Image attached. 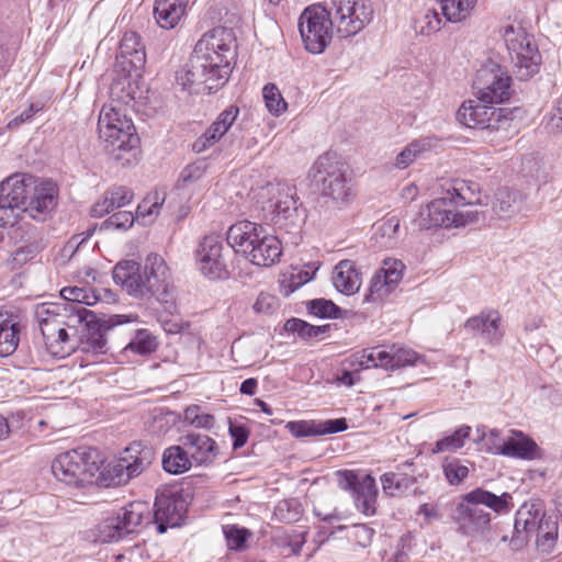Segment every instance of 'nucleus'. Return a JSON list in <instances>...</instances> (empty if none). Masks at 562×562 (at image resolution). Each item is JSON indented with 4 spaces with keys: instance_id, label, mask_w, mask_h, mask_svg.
Returning a JSON list of instances; mask_svg holds the SVG:
<instances>
[{
    "instance_id": "40",
    "label": "nucleus",
    "mask_w": 562,
    "mask_h": 562,
    "mask_svg": "<svg viewBox=\"0 0 562 562\" xmlns=\"http://www.w3.org/2000/svg\"><path fill=\"white\" fill-rule=\"evenodd\" d=\"M448 22L458 23L465 20L474 9L477 0H437Z\"/></svg>"
},
{
    "instance_id": "31",
    "label": "nucleus",
    "mask_w": 562,
    "mask_h": 562,
    "mask_svg": "<svg viewBox=\"0 0 562 562\" xmlns=\"http://www.w3.org/2000/svg\"><path fill=\"white\" fill-rule=\"evenodd\" d=\"M189 0H156L154 16L161 29H173L186 13Z\"/></svg>"
},
{
    "instance_id": "19",
    "label": "nucleus",
    "mask_w": 562,
    "mask_h": 562,
    "mask_svg": "<svg viewBox=\"0 0 562 562\" xmlns=\"http://www.w3.org/2000/svg\"><path fill=\"white\" fill-rule=\"evenodd\" d=\"M145 50L134 52V54L131 55L117 54L116 66L125 74V78L117 79L111 85L110 94L113 101H116L121 104H128L132 100L135 99L130 85L128 89L125 90V82L127 78L133 76L139 77L142 70L145 67Z\"/></svg>"
},
{
    "instance_id": "52",
    "label": "nucleus",
    "mask_w": 562,
    "mask_h": 562,
    "mask_svg": "<svg viewBox=\"0 0 562 562\" xmlns=\"http://www.w3.org/2000/svg\"><path fill=\"white\" fill-rule=\"evenodd\" d=\"M328 326H314L300 318L288 319L284 324L286 331L296 333L302 338L318 337Z\"/></svg>"
},
{
    "instance_id": "46",
    "label": "nucleus",
    "mask_w": 562,
    "mask_h": 562,
    "mask_svg": "<svg viewBox=\"0 0 562 562\" xmlns=\"http://www.w3.org/2000/svg\"><path fill=\"white\" fill-rule=\"evenodd\" d=\"M60 295L63 303H77L82 306L93 305L98 301L93 291L79 286H66L61 289Z\"/></svg>"
},
{
    "instance_id": "36",
    "label": "nucleus",
    "mask_w": 562,
    "mask_h": 562,
    "mask_svg": "<svg viewBox=\"0 0 562 562\" xmlns=\"http://www.w3.org/2000/svg\"><path fill=\"white\" fill-rule=\"evenodd\" d=\"M192 464V460L183 445L171 446L164 451L162 468L170 474L184 473Z\"/></svg>"
},
{
    "instance_id": "12",
    "label": "nucleus",
    "mask_w": 562,
    "mask_h": 562,
    "mask_svg": "<svg viewBox=\"0 0 562 562\" xmlns=\"http://www.w3.org/2000/svg\"><path fill=\"white\" fill-rule=\"evenodd\" d=\"M336 477L339 488L351 494L361 513L368 516L374 515L378 486L371 474L356 470H339L336 472Z\"/></svg>"
},
{
    "instance_id": "13",
    "label": "nucleus",
    "mask_w": 562,
    "mask_h": 562,
    "mask_svg": "<svg viewBox=\"0 0 562 562\" xmlns=\"http://www.w3.org/2000/svg\"><path fill=\"white\" fill-rule=\"evenodd\" d=\"M29 173H14L0 183V226H13L26 202Z\"/></svg>"
},
{
    "instance_id": "11",
    "label": "nucleus",
    "mask_w": 562,
    "mask_h": 562,
    "mask_svg": "<svg viewBox=\"0 0 562 562\" xmlns=\"http://www.w3.org/2000/svg\"><path fill=\"white\" fill-rule=\"evenodd\" d=\"M512 78L496 63L490 60L477 71L473 81L476 99L484 104L503 103L510 97Z\"/></svg>"
},
{
    "instance_id": "53",
    "label": "nucleus",
    "mask_w": 562,
    "mask_h": 562,
    "mask_svg": "<svg viewBox=\"0 0 562 562\" xmlns=\"http://www.w3.org/2000/svg\"><path fill=\"white\" fill-rule=\"evenodd\" d=\"M184 420L196 428L211 429L215 424L213 415L204 412L200 406L192 405L184 411Z\"/></svg>"
},
{
    "instance_id": "3",
    "label": "nucleus",
    "mask_w": 562,
    "mask_h": 562,
    "mask_svg": "<svg viewBox=\"0 0 562 562\" xmlns=\"http://www.w3.org/2000/svg\"><path fill=\"white\" fill-rule=\"evenodd\" d=\"M350 0H329L326 4L306 7L299 18V31L305 48L312 54H321L330 44L333 30L340 37L358 34L369 23L370 11L363 8L357 14Z\"/></svg>"
},
{
    "instance_id": "20",
    "label": "nucleus",
    "mask_w": 562,
    "mask_h": 562,
    "mask_svg": "<svg viewBox=\"0 0 562 562\" xmlns=\"http://www.w3.org/2000/svg\"><path fill=\"white\" fill-rule=\"evenodd\" d=\"M154 507V521L159 533H165L169 527L180 526L187 510L182 497L170 493L157 495Z\"/></svg>"
},
{
    "instance_id": "62",
    "label": "nucleus",
    "mask_w": 562,
    "mask_h": 562,
    "mask_svg": "<svg viewBox=\"0 0 562 562\" xmlns=\"http://www.w3.org/2000/svg\"><path fill=\"white\" fill-rule=\"evenodd\" d=\"M279 306V300L277 296L269 293H260L254 304V310L257 313L270 314L274 312Z\"/></svg>"
},
{
    "instance_id": "44",
    "label": "nucleus",
    "mask_w": 562,
    "mask_h": 562,
    "mask_svg": "<svg viewBox=\"0 0 562 562\" xmlns=\"http://www.w3.org/2000/svg\"><path fill=\"white\" fill-rule=\"evenodd\" d=\"M157 348V339L148 329H138L135 336L126 345L125 350L138 355H148Z\"/></svg>"
},
{
    "instance_id": "28",
    "label": "nucleus",
    "mask_w": 562,
    "mask_h": 562,
    "mask_svg": "<svg viewBox=\"0 0 562 562\" xmlns=\"http://www.w3.org/2000/svg\"><path fill=\"white\" fill-rule=\"evenodd\" d=\"M134 193L124 186H114L108 189L102 198L93 204L90 214L93 217H103L114 209L123 207L132 202Z\"/></svg>"
},
{
    "instance_id": "26",
    "label": "nucleus",
    "mask_w": 562,
    "mask_h": 562,
    "mask_svg": "<svg viewBox=\"0 0 562 562\" xmlns=\"http://www.w3.org/2000/svg\"><path fill=\"white\" fill-rule=\"evenodd\" d=\"M526 195L517 190L501 188L496 191L492 210L501 220H509L518 215L525 207Z\"/></svg>"
},
{
    "instance_id": "35",
    "label": "nucleus",
    "mask_w": 562,
    "mask_h": 562,
    "mask_svg": "<svg viewBox=\"0 0 562 562\" xmlns=\"http://www.w3.org/2000/svg\"><path fill=\"white\" fill-rule=\"evenodd\" d=\"M148 295L156 299L165 314L170 316L179 314L178 289L173 280L149 288Z\"/></svg>"
},
{
    "instance_id": "38",
    "label": "nucleus",
    "mask_w": 562,
    "mask_h": 562,
    "mask_svg": "<svg viewBox=\"0 0 562 562\" xmlns=\"http://www.w3.org/2000/svg\"><path fill=\"white\" fill-rule=\"evenodd\" d=\"M239 114L236 105H229L220 113L215 122L204 132L200 140H218L232 127Z\"/></svg>"
},
{
    "instance_id": "22",
    "label": "nucleus",
    "mask_w": 562,
    "mask_h": 562,
    "mask_svg": "<svg viewBox=\"0 0 562 562\" xmlns=\"http://www.w3.org/2000/svg\"><path fill=\"white\" fill-rule=\"evenodd\" d=\"M144 278V269L134 260L120 261L113 269L114 282L135 297L143 299L148 295L149 286Z\"/></svg>"
},
{
    "instance_id": "51",
    "label": "nucleus",
    "mask_w": 562,
    "mask_h": 562,
    "mask_svg": "<svg viewBox=\"0 0 562 562\" xmlns=\"http://www.w3.org/2000/svg\"><path fill=\"white\" fill-rule=\"evenodd\" d=\"M307 310L311 315L319 318H338L341 310L333 301L315 299L308 302Z\"/></svg>"
},
{
    "instance_id": "54",
    "label": "nucleus",
    "mask_w": 562,
    "mask_h": 562,
    "mask_svg": "<svg viewBox=\"0 0 562 562\" xmlns=\"http://www.w3.org/2000/svg\"><path fill=\"white\" fill-rule=\"evenodd\" d=\"M274 516L284 522L297 521L301 516V505L296 499H283L274 508Z\"/></svg>"
},
{
    "instance_id": "41",
    "label": "nucleus",
    "mask_w": 562,
    "mask_h": 562,
    "mask_svg": "<svg viewBox=\"0 0 562 562\" xmlns=\"http://www.w3.org/2000/svg\"><path fill=\"white\" fill-rule=\"evenodd\" d=\"M470 434L471 427L462 425L453 434L437 440L430 451L431 453L454 452L464 447Z\"/></svg>"
},
{
    "instance_id": "16",
    "label": "nucleus",
    "mask_w": 562,
    "mask_h": 562,
    "mask_svg": "<svg viewBox=\"0 0 562 562\" xmlns=\"http://www.w3.org/2000/svg\"><path fill=\"white\" fill-rule=\"evenodd\" d=\"M508 110L504 108L495 109L492 104H484L479 100L464 101L457 111L459 123L469 128H498L499 123L508 117Z\"/></svg>"
},
{
    "instance_id": "5",
    "label": "nucleus",
    "mask_w": 562,
    "mask_h": 562,
    "mask_svg": "<svg viewBox=\"0 0 562 562\" xmlns=\"http://www.w3.org/2000/svg\"><path fill=\"white\" fill-rule=\"evenodd\" d=\"M226 240L235 252L259 267L274 265L282 255L278 237L269 234L262 225L250 221L233 224L227 231Z\"/></svg>"
},
{
    "instance_id": "4",
    "label": "nucleus",
    "mask_w": 562,
    "mask_h": 562,
    "mask_svg": "<svg viewBox=\"0 0 562 562\" xmlns=\"http://www.w3.org/2000/svg\"><path fill=\"white\" fill-rule=\"evenodd\" d=\"M310 178L328 207L344 210L355 200L352 172L336 153L321 155L310 170Z\"/></svg>"
},
{
    "instance_id": "2",
    "label": "nucleus",
    "mask_w": 562,
    "mask_h": 562,
    "mask_svg": "<svg viewBox=\"0 0 562 562\" xmlns=\"http://www.w3.org/2000/svg\"><path fill=\"white\" fill-rule=\"evenodd\" d=\"M236 35L232 29L216 26L196 42L189 63L176 72V82L191 91L204 85L209 91L217 90L229 79L236 58Z\"/></svg>"
},
{
    "instance_id": "34",
    "label": "nucleus",
    "mask_w": 562,
    "mask_h": 562,
    "mask_svg": "<svg viewBox=\"0 0 562 562\" xmlns=\"http://www.w3.org/2000/svg\"><path fill=\"white\" fill-rule=\"evenodd\" d=\"M143 269L146 276L144 280L149 288L173 280L166 260L158 254H149Z\"/></svg>"
},
{
    "instance_id": "58",
    "label": "nucleus",
    "mask_w": 562,
    "mask_h": 562,
    "mask_svg": "<svg viewBox=\"0 0 562 562\" xmlns=\"http://www.w3.org/2000/svg\"><path fill=\"white\" fill-rule=\"evenodd\" d=\"M227 547L231 550H240L245 547L249 532L245 528H238L236 526H225L223 528Z\"/></svg>"
},
{
    "instance_id": "27",
    "label": "nucleus",
    "mask_w": 562,
    "mask_h": 562,
    "mask_svg": "<svg viewBox=\"0 0 562 562\" xmlns=\"http://www.w3.org/2000/svg\"><path fill=\"white\" fill-rule=\"evenodd\" d=\"M192 463L198 465L213 462L216 457V442L206 435L188 434L181 438Z\"/></svg>"
},
{
    "instance_id": "7",
    "label": "nucleus",
    "mask_w": 562,
    "mask_h": 562,
    "mask_svg": "<svg viewBox=\"0 0 562 562\" xmlns=\"http://www.w3.org/2000/svg\"><path fill=\"white\" fill-rule=\"evenodd\" d=\"M249 183V194L251 199L261 204V209L267 213V217L274 224H283L286 220H292L297 213L296 189L283 182H263L252 183V177L245 181Z\"/></svg>"
},
{
    "instance_id": "50",
    "label": "nucleus",
    "mask_w": 562,
    "mask_h": 562,
    "mask_svg": "<svg viewBox=\"0 0 562 562\" xmlns=\"http://www.w3.org/2000/svg\"><path fill=\"white\" fill-rule=\"evenodd\" d=\"M386 349L382 347H372L361 350L358 353L359 366L363 369L381 368L384 369V361L386 360Z\"/></svg>"
},
{
    "instance_id": "55",
    "label": "nucleus",
    "mask_w": 562,
    "mask_h": 562,
    "mask_svg": "<svg viewBox=\"0 0 562 562\" xmlns=\"http://www.w3.org/2000/svg\"><path fill=\"white\" fill-rule=\"evenodd\" d=\"M419 32L423 35H431L440 31L442 21L436 9H427L424 15L417 20Z\"/></svg>"
},
{
    "instance_id": "63",
    "label": "nucleus",
    "mask_w": 562,
    "mask_h": 562,
    "mask_svg": "<svg viewBox=\"0 0 562 562\" xmlns=\"http://www.w3.org/2000/svg\"><path fill=\"white\" fill-rule=\"evenodd\" d=\"M144 50L139 46V37L135 32H126L121 40L119 54H134V52Z\"/></svg>"
},
{
    "instance_id": "49",
    "label": "nucleus",
    "mask_w": 562,
    "mask_h": 562,
    "mask_svg": "<svg viewBox=\"0 0 562 562\" xmlns=\"http://www.w3.org/2000/svg\"><path fill=\"white\" fill-rule=\"evenodd\" d=\"M442 471L450 485H459L469 475V468L457 458L445 459Z\"/></svg>"
},
{
    "instance_id": "29",
    "label": "nucleus",
    "mask_w": 562,
    "mask_h": 562,
    "mask_svg": "<svg viewBox=\"0 0 562 562\" xmlns=\"http://www.w3.org/2000/svg\"><path fill=\"white\" fill-rule=\"evenodd\" d=\"M331 280L335 289L345 295L357 293L361 286V274L351 260L339 261L334 268Z\"/></svg>"
},
{
    "instance_id": "1",
    "label": "nucleus",
    "mask_w": 562,
    "mask_h": 562,
    "mask_svg": "<svg viewBox=\"0 0 562 562\" xmlns=\"http://www.w3.org/2000/svg\"><path fill=\"white\" fill-rule=\"evenodd\" d=\"M34 316L47 351L57 358H64L78 348L103 355L108 351L106 331L130 322L125 315L101 321L92 311L77 303H42L36 305Z\"/></svg>"
},
{
    "instance_id": "48",
    "label": "nucleus",
    "mask_w": 562,
    "mask_h": 562,
    "mask_svg": "<svg viewBox=\"0 0 562 562\" xmlns=\"http://www.w3.org/2000/svg\"><path fill=\"white\" fill-rule=\"evenodd\" d=\"M394 290L393 285L375 272L371 278L370 285L367 294L364 295V302L378 303L383 301Z\"/></svg>"
},
{
    "instance_id": "32",
    "label": "nucleus",
    "mask_w": 562,
    "mask_h": 562,
    "mask_svg": "<svg viewBox=\"0 0 562 562\" xmlns=\"http://www.w3.org/2000/svg\"><path fill=\"white\" fill-rule=\"evenodd\" d=\"M481 187L475 181L454 179L446 190V194L451 196L456 206L481 204Z\"/></svg>"
},
{
    "instance_id": "14",
    "label": "nucleus",
    "mask_w": 562,
    "mask_h": 562,
    "mask_svg": "<svg viewBox=\"0 0 562 562\" xmlns=\"http://www.w3.org/2000/svg\"><path fill=\"white\" fill-rule=\"evenodd\" d=\"M26 179L27 193L23 213L35 221H44L57 205L58 187L53 180L32 175Z\"/></svg>"
},
{
    "instance_id": "64",
    "label": "nucleus",
    "mask_w": 562,
    "mask_h": 562,
    "mask_svg": "<svg viewBox=\"0 0 562 562\" xmlns=\"http://www.w3.org/2000/svg\"><path fill=\"white\" fill-rule=\"evenodd\" d=\"M543 128L552 137L562 136V115L553 111L543 123Z\"/></svg>"
},
{
    "instance_id": "23",
    "label": "nucleus",
    "mask_w": 562,
    "mask_h": 562,
    "mask_svg": "<svg viewBox=\"0 0 562 562\" xmlns=\"http://www.w3.org/2000/svg\"><path fill=\"white\" fill-rule=\"evenodd\" d=\"M285 428L295 438L317 437L344 431L348 428L346 418L289 422Z\"/></svg>"
},
{
    "instance_id": "39",
    "label": "nucleus",
    "mask_w": 562,
    "mask_h": 562,
    "mask_svg": "<svg viewBox=\"0 0 562 562\" xmlns=\"http://www.w3.org/2000/svg\"><path fill=\"white\" fill-rule=\"evenodd\" d=\"M385 349L387 357L384 361V370L386 371H395L414 366L418 360V355L411 348L392 345Z\"/></svg>"
},
{
    "instance_id": "21",
    "label": "nucleus",
    "mask_w": 562,
    "mask_h": 562,
    "mask_svg": "<svg viewBox=\"0 0 562 562\" xmlns=\"http://www.w3.org/2000/svg\"><path fill=\"white\" fill-rule=\"evenodd\" d=\"M165 199V192H151L142 201V203L138 204L135 216L132 212L120 211L108 217L103 222V226L108 229L113 228L125 231L133 225L135 218L145 220L148 216L157 214L164 204Z\"/></svg>"
},
{
    "instance_id": "18",
    "label": "nucleus",
    "mask_w": 562,
    "mask_h": 562,
    "mask_svg": "<svg viewBox=\"0 0 562 562\" xmlns=\"http://www.w3.org/2000/svg\"><path fill=\"white\" fill-rule=\"evenodd\" d=\"M98 131L103 140H139L133 121L113 105H103L98 121Z\"/></svg>"
},
{
    "instance_id": "17",
    "label": "nucleus",
    "mask_w": 562,
    "mask_h": 562,
    "mask_svg": "<svg viewBox=\"0 0 562 562\" xmlns=\"http://www.w3.org/2000/svg\"><path fill=\"white\" fill-rule=\"evenodd\" d=\"M224 244L220 235H206L196 249L199 270L211 280L225 279L228 276L227 263L223 254Z\"/></svg>"
},
{
    "instance_id": "59",
    "label": "nucleus",
    "mask_w": 562,
    "mask_h": 562,
    "mask_svg": "<svg viewBox=\"0 0 562 562\" xmlns=\"http://www.w3.org/2000/svg\"><path fill=\"white\" fill-rule=\"evenodd\" d=\"M425 149L424 143H409L397 156L395 166L400 169L407 168Z\"/></svg>"
},
{
    "instance_id": "10",
    "label": "nucleus",
    "mask_w": 562,
    "mask_h": 562,
    "mask_svg": "<svg viewBox=\"0 0 562 562\" xmlns=\"http://www.w3.org/2000/svg\"><path fill=\"white\" fill-rule=\"evenodd\" d=\"M87 448L72 449L58 454L52 463V473L66 485L78 487L91 483L99 470Z\"/></svg>"
},
{
    "instance_id": "60",
    "label": "nucleus",
    "mask_w": 562,
    "mask_h": 562,
    "mask_svg": "<svg viewBox=\"0 0 562 562\" xmlns=\"http://www.w3.org/2000/svg\"><path fill=\"white\" fill-rule=\"evenodd\" d=\"M158 321L162 329L167 334L176 335L186 331L190 327L189 322H184L180 317V313L175 316L165 314L164 312L159 315Z\"/></svg>"
},
{
    "instance_id": "9",
    "label": "nucleus",
    "mask_w": 562,
    "mask_h": 562,
    "mask_svg": "<svg viewBox=\"0 0 562 562\" xmlns=\"http://www.w3.org/2000/svg\"><path fill=\"white\" fill-rule=\"evenodd\" d=\"M479 220V212L472 210H460L451 201V196L445 194L435 199L422 207L415 224L420 229L431 228H458Z\"/></svg>"
},
{
    "instance_id": "15",
    "label": "nucleus",
    "mask_w": 562,
    "mask_h": 562,
    "mask_svg": "<svg viewBox=\"0 0 562 562\" xmlns=\"http://www.w3.org/2000/svg\"><path fill=\"white\" fill-rule=\"evenodd\" d=\"M153 458L154 452L150 448H142L140 443L132 445L126 448L124 457L109 464L108 474L111 482L115 485L127 483L147 469Z\"/></svg>"
},
{
    "instance_id": "45",
    "label": "nucleus",
    "mask_w": 562,
    "mask_h": 562,
    "mask_svg": "<svg viewBox=\"0 0 562 562\" xmlns=\"http://www.w3.org/2000/svg\"><path fill=\"white\" fill-rule=\"evenodd\" d=\"M262 97L268 111L279 116L288 109V103L274 83H267L262 89Z\"/></svg>"
},
{
    "instance_id": "30",
    "label": "nucleus",
    "mask_w": 562,
    "mask_h": 562,
    "mask_svg": "<svg viewBox=\"0 0 562 562\" xmlns=\"http://www.w3.org/2000/svg\"><path fill=\"white\" fill-rule=\"evenodd\" d=\"M20 331L18 315L9 311H0V357H8L16 350Z\"/></svg>"
},
{
    "instance_id": "37",
    "label": "nucleus",
    "mask_w": 562,
    "mask_h": 562,
    "mask_svg": "<svg viewBox=\"0 0 562 562\" xmlns=\"http://www.w3.org/2000/svg\"><path fill=\"white\" fill-rule=\"evenodd\" d=\"M104 150L109 158L122 167L137 164L139 146L133 143H108Z\"/></svg>"
},
{
    "instance_id": "25",
    "label": "nucleus",
    "mask_w": 562,
    "mask_h": 562,
    "mask_svg": "<svg viewBox=\"0 0 562 562\" xmlns=\"http://www.w3.org/2000/svg\"><path fill=\"white\" fill-rule=\"evenodd\" d=\"M501 322V314L495 310H491L469 318L464 326L470 330L480 331L487 342L496 345L501 342L504 336Z\"/></svg>"
},
{
    "instance_id": "57",
    "label": "nucleus",
    "mask_w": 562,
    "mask_h": 562,
    "mask_svg": "<svg viewBox=\"0 0 562 562\" xmlns=\"http://www.w3.org/2000/svg\"><path fill=\"white\" fill-rule=\"evenodd\" d=\"M403 270L404 265L402 261L387 259L384 260L383 267L376 272H379V274L383 277L389 282V284L395 288L403 278Z\"/></svg>"
},
{
    "instance_id": "61",
    "label": "nucleus",
    "mask_w": 562,
    "mask_h": 562,
    "mask_svg": "<svg viewBox=\"0 0 562 562\" xmlns=\"http://www.w3.org/2000/svg\"><path fill=\"white\" fill-rule=\"evenodd\" d=\"M374 530L364 524H356L351 527L349 538L356 541L361 548H367L371 544Z\"/></svg>"
},
{
    "instance_id": "56",
    "label": "nucleus",
    "mask_w": 562,
    "mask_h": 562,
    "mask_svg": "<svg viewBox=\"0 0 562 562\" xmlns=\"http://www.w3.org/2000/svg\"><path fill=\"white\" fill-rule=\"evenodd\" d=\"M205 171V165L202 161H196L194 164L188 165L180 172V176L177 181V188L183 189L189 187L190 184L196 182L202 178Z\"/></svg>"
},
{
    "instance_id": "47",
    "label": "nucleus",
    "mask_w": 562,
    "mask_h": 562,
    "mask_svg": "<svg viewBox=\"0 0 562 562\" xmlns=\"http://www.w3.org/2000/svg\"><path fill=\"white\" fill-rule=\"evenodd\" d=\"M38 241H31L16 248L10 256L9 265L11 269H20L29 261L33 260L41 251Z\"/></svg>"
},
{
    "instance_id": "42",
    "label": "nucleus",
    "mask_w": 562,
    "mask_h": 562,
    "mask_svg": "<svg viewBox=\"0 0 562 562\" xmlns=\"http://www.w3.org/2000/svg\"><path fill=\"white\" fill-rule=\"evenodd\" d=\"M380 480L383 493L391 497L402 495L415 483V479L393 472L384 473Z\"/></svg>"
},
{
    "instance_id": "6",
    "label": "nucleus",
    "mask_w": 562,
    "mask_h": 562,
    "mask_svg": "<svg viewBox=\"0 0 562 562\" xmlns=\"http://www.w3.org/2000/svg\"><path fill=\"white\" fill-rule=\"evenodd\" d=\"M510 501L509 493L496 495L477 487L462 496L456 507L453 519L463 535L473 536L482 531L491 521L490 513L480 508L479 505H485L496 513H502L509 510Z\"/></svg>"
},
{
    "instance_id": "33",
    "label": "nucleus",
    "mask_w": 562,
    "mask_h": 562,
    "mask_svg": "<svg viewBox=\"0 0 562 562\" xmlns=\"http://www.w3.org/2000/svg\"><path fill=\"white\" fill-rule=\"evenodd\" d=\"M149 515L147 505L142 502H133L115 513L125 536L134 532L145 518H149Z\"/></svg>"
},
{
    "instance_id": "24",
    "label": "nucleus",
    "mask_w": 562,
    "mask_h": 562,
    "mask_svg": "<svg viewBox=\"0 0 562 562\" xmlns=\"http://www.w3.org/2000/svg\"><path fill=\"white\" fill-rule=\"evenodd\" d=\"M513 435L514 437L502 441V443H494V447H488L487 452L510 458L533 460L537 457V443L526 437L521 431L513 430Z\"/></svg>"
},
{
    "instance_id": "8",
    "label": "nucleus",
    "mask_w": 562,
    "mask_h": 562,
    "mask_svg": "<svg viewBox=\"0 0 562 562\" xmlns=\"http://www.w3.org/2000/svg\"><path fill=\"white\" fill-rule=\"evenodd\" d=\"M502 34L517 78L528 80L538 74L541 54L532 36L524 27L512 24L504 26Z\"/></svg>"
},
{
    "instance_id": "43",
    "label": "nucleus",
    "mask_w": 562,
    "mask_h": 562,
    "mask_svg": "<svg viewBox=\"0 0 562 562\" xmlns=\"http://www.w3.org/2000/svg\"><path fill=\"white\" fill-rule=\"evenodd\" d=\"M124 536L120 520L116 519L115 515L106 517L95 528V541L102 543L119 541Z\"/></svg>"
}]
</instances>
